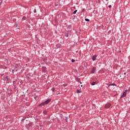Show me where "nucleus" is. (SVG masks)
<instances>
[{
    "mask_svg": "<svg viewBox=\"0 0 130 130\" xmlns=\"http://www.w3.org/2000/svg\"><path fill=\"white\" fill-rule=\"evenodd\" d=\"M50 101H51V99H48L47 100L45 101V102H43V103H41L39 106L40 107H42L43 106H45V105H47V104L48 103H49V102H50Z\"/></svg>",
    "mask_w": 130,
    "mask_h": 130,
    "instance_id": "1",
    "label": "nucleus"
},
{
    "mask_svg": "<svg viewBox=\"0 0 130 130\" xmlns=\"http://www.w3.org/2000/svg\"><path fill=\"white\" fill-rule=\"evenodd\" d=\"M110 106H111V104H110V103H108L105 105V107L106 108H109V107H110Z\"/></svg>",
    "mask_w": 130,
    "mask_h": 130,
    "instance_id": "2",
    "label": "nucleus"
},
{
    "mask_svg": "<svg viewBox=\"0 0 130 130\" xmlns=\"http://www.w3.org/2000/svg\"><path fill=\"white\" fill-rule=\"evenodd\" d=\"M95 72H96V67H93L91 71V74H94Z\"/></svg>",
    "mask_w": 130,
    "mask_h": 130,
    "instance_id": "3",
    "label": "nucleus"
},
{
    "mask_svg": "<svg viewBox=\"0 0 130 130\" xmlns=\"http://www.w3.org/2000/svg\"><path fill=\"white\" fill-rule=\"evenodd\" d=\"M125 96H126V93H125V92H124L123 93V94L120 96V98H124Z\"/></svg>",
    "mask_w": 130,
    "mask_h": 130,
    "instance_id": "4",
    "label": "nucleus"
},
{
    "mask_svg": "<svg viewBox=\"0 0 130 130\" xmlns=\"http://www.w3.org/2000/svg\"><path fill=\"white\" fill-rule=\"evenodd\" d=\"M60 47H61L60 44H58L56 45V48H60Z\"/></svg>",
    "mask_w": 130,
    "mask_h": 130,
    "instance_id": "5",
    "label": "nucleus"
},
{
    "mask_svg": "<svg viewBox=\"0 0 130 130\" xmlns=\"http://www.w3.org/2000/svg\"><path fill=\"white\" fill-rule=\"evenodd\" d=\"M97 56L96 55H93L92 56V60L93 61H94V60H96V58Z\"/></svg>",
    "mask_w": 130,
    "mask_h": 130,
    "instance_id": "6",
    "label": "nucleus"
},
{
    "mask_svg": "<svg viewBox=\"0 0 130 130\" xmlns=\"http://www.w3.org/2000/svg\"><path fill=\"white\" fill-rule=\"evenodd\" d=\"M1 69H4V70H6L7 69V67L4 66H1Z\"/></svg>",
    "mask_w": 130,
    "mask_h": 130,
    "instance_id": "7",
    "label": "nucleus"
},
{
    "mask_svg": "<svg viewBox=\"0 0 130 130\" xmlns=\"http://www.w3.org/2000/svg\"><path fill=\"white\" fill-rule=\"evenodd\" d=\"M5 80H6V81H10V78H9V77L8 76H6L5 77Z\"/></svg>",
    "mask_w": 130,
    "mask_h": 130,
    "instance_id": "8",
    "label": "nucleus"
},
{
    "mask_svg": "<svg viewBox=\"0 0 130 130\" xmlns=\"http://www.w3.org/2000/svg\"><path fill=\"white\" fill-rule=\"evenodd\" d=\"M110 86H116V84H111L108 85V87H109Z\"/></svg>",
    "mask_w": 130,
    "mask_h": 130,
    "instance_id": "9",
    "label": "nucleus"
},
{
    "mask_svg": "<svg viewBox=\"0 0 130 130\" xmlns=\"http://www.w3.org/2000/svg\"><path fill=\"white\" fill-rule=\"evenodd\" d=\"M85 21H86V22H90V19L85 18Z\"/></svg>",
    "mask_w": 130,
    "mask_h": 130,
    "instance_id": "10",
    "label": "nucleus"
},
{
    "mask_svg": "<svg viewBox=\"0 0 130 130\" xmlns=\"http://www.w3.org/2000/svg\"><path fill=\"white\" fill-rule=\"evenodd\" d=\"M95 84H96V82H92V83H91V85L92 86H94V85H95Z\"/></svg>",
    "mask_w": 130,
    "mask_h": 130,
    "instance_id": "11",
    "label": "nucleus"
},
{
    "mask_svg": "<svg viewBox=\"0 0 130 130\" xmlns=\"http://www.w3.org/2000/svg\"><path fill=\"white\" fill-rule=\"evenodd\" d=\"M51 91H52L53 92H54L55 91V88H51Z\"/></svg>",
    "mask_w": 130,
    "mask_h": 130,
    "instance_id": "12",
    "label": "nucleus"
},
{
    "mask_svg": "<svg viewBox=\"0 0 130 130\" xmlns=\"http://www.w3.org/2000/svg\"><path fill=\"white\" fill-rule=\"evenodd\" d=\"M77 12H78V10L74 11L73 12L74 15H75V14H76Z\"/></svg>",
    "mask_w": 130,
    "mask_h": 130,
    "instance_id": "13",
    "label": "nucleus"
},
{
    "mask_svg": "<svg viewBox=\"0 0 130 130\" xmlns=\"http://www.w3.org/2000/svg\"><path fill=\"white\" fill-rule=\"evenodd\" d=\"M127 92H128V89H126L124 92L126 94V93H127Z\"/></svg>",
    "mask_w": 130,
    "mask_h": 130,
    "instance_id": "14",
    "label": "nucleus"
},
{
    "mask_svg": "<svg viewBox=\"0 0 130 130\" xmlns=\"http://www.w3.org/2000/svg\"><path fill=\"white\" fill-rule=\"evenodd\" d=\"M22 20H26V17L25 16H23L22 18Z\"/></svg>",
    "mask_w": 130,
    "mask_h": 130,
    "instance_id": "15",
    "label": "nucleus"
},
{
    "mask_svg": "<svg viewBox=\"0 0 130 130\" xmlns=\"http://www.w3.org/2000/svg\"><path fill=\"white\" fill-rule=\"evenodd\" d=\"M77 93H81V91L80 90H77Z\"/></svg>",
    "mask_w": 130,
    "mask_h": 130,
    "instance_id": "16",
    "label": "nucleus"
},
{
    "mask_svg": "<svg viewBox=\"0 0 130 130\" xmlns=\"http://www.w3.org/2000/svg\"><path fill=\"white\" fill-rule=\"evenodd\" d=\"M9 51H11V50H13V48H11L10 49H8Z\"/></svg>",
    "mask_w": 130,
    "mask_h": 130,
    "instance_id": "17",
    "label": "nucleus"
},
{
    "mask_svg": "<svg viewBox=\"0 0 130 130\" xmlns=\"http://www.w3.org/2000/svg\"><path fill=\"white\" fill-rule=\"evenodd\" d=\"M71 61H72V62H75V59H72L71 60Z\"/></svg>",
    "mask_w": 130,
    "mask_h": 130,
    "instance_id": "18",
    "label": "nucleus"
},
{
    "mask_svg": "<svg viewBox=\"0 0 130 130\" xmlns=\"http://www.w3.org/2000/svg\"><path fill=\"white\" fill-rule=\"evenodd\" d=\"M69 34H70V33L68 32L66 35V37H69Z\"/></svg>",
    "mask_w": 130,
    "mask_h": 130,
    "instance_id": "19",
    "label": "nucleus"
},
{
    "mask_svg": "<svg viewBox=\"0 0 130 130\" xmlns=\"http://www.w3.org/2000/svg\"><path fill=\"white\" fill-rule=\"evenodd\" d=\"M15 82L13 81V86H14L15 88H16V85H15Z\"/></svg>",
    "mask_w": 130,
    "mask_h": 130,
    "instance_id": "20",
    "label": "nucleus"
},
{
    "mask_svg": "<svg viewBox=\"0 0 130 130\" xmlns=\"http://www.w3.org/2000/svg\"><path fill=\"white\" fill-rule=\"evenodd\" d=\"M34 13H36V9H34Z\"/></svg>",
    "mask_w": 130,
    "mask_h": 130,
    "instance_id": "21",
    "label": "nucleus"
},
{
    "mask_svg": "<svg viewBox=\"0 0 130 130\" xmlns=\"http://www.w3.org/2000/svg\"><path fill=\"white\" fill-rule=\"evenodd\" d=\"M128 92H130V87H129V88H128Z\"/></svg>",
    "mask_w": 130,
    "mask_h": 130,
    "instance_id": "22",
    "label": "nucleus"
},
{
    "mask_svg": "<svg viewBox=\"0 0 130 130\" xmlns=\"http://www.w3.org/2000/svg\"><path fill=\"white\" fill-rule=\"evenodd\" d=\"M109 9L111 8V5H109Z\"/></svg>",
    "mask_w": 130,
    "mask_h": 130,
    "instance_id": "23",
    "label": "nucleus"
},
{
    "mask_svg": "<svg viewBox=\"0 0 130 130\" xmlns=\"http://www.w3.org/2000/svg\"><path fill=\"white\" fill-rule=\"evenodd\" d=\"M77 80H78V81L79 82V81H80V79L77 78Z\"/></svg>",
    "mask_w": 130,
    "mask_h": 130,
    "instance_id": "24",
    "label": "nucleus"
},
{
    "mask_svg": "<svg viewBox=\"0 0 130 130\" xmlns=\"http://www.w3.org/2000/svg\"><path fill=\"white\" fill-rule=\"evenodd\" d=\"M15 83H16V82H17V80H15V81H13Z\"/></svg>",
    "mask_w": 130,
    "mask_h": 130,
    "instance_id": "25",
    "label": "nucleus"
},
{
    "mask_svg": "<svg viewBox=\"0 0 130 130\" xmlns=\"http://www.w3.org/2000/svg\"><path fill=\"white\" fill-rule=\"evenodd\" d=\"M25 118H23V120H25Z\"/></svg>",
    "mask_w": 130,
    "mask_h": 130,
    "instance_id": "26",
    "label": "nucleus"
},
{
    "mask_svg": "<svg viewBox=\"0 0 130 130\" xmlns=\"http://www.w3.org/2000/svg\"><path fill=\"white\" fill-rule=\"evenodd\" d=\"M124 75H126V73L125 72V73H124Z\"/></svg>",
    "mask_w": 130,
    "mask_h": 130,
    "instance_id": "27",
    "label": "nucleus"
},
{
    "mask_svg": "<svg viewBox=\"0 0 130 130\" xmlns=\"http://www.w3.org/2000/svg\"><path fill=\"white\" fill-rule=\"evenodd\" d=\"M12 72H14V70H12Z\"/></svg>",
    "mask_w": 130,
    "mask_h": 130,
    "instance_id": "28",
    "label": "nucleus"
},
{
    "mask_svg": "<svg viewBox=\"0 0 130 130\" xmlns=\"http://www.w3.org/2000/svg\"><path fill=\"white\" fill-rule=\"evenodd\" d=\"M102 27H103H103H104L103 25H102Z\"/></svg>",
    "mask_w": 130,
    "mask_h": 130,
    "instance_id": "29",
    "label": "nucleus"
},
{
    "mask_svg": "<svg viewBox=\"0 0 130 130\" xmlns=\"http://www.w3.org/2000/svg\"><path fill=\"white\" fill-rule=\"evenodd\" d=\"M82 86H83V85H81V87H82Z\"/></svg>",
    "mask_w": 130,
    "mask_h": 130,
    "instance_id": "30",
    "label": "nucleus"
},
{
    "mask_svg": "<svg viewBox=\"0 0 130 130\" xmlns=\"http://www.w3.org/2000/svg\"><path fill=\"white\" fill-rule=\"evenodd\" d=\"M80 84H82V82H80Z\"/></svg>",
    "mask_w": 130,
    "mask_h": 130,
    "instance_id": "31",
    "label": "nucleus"
}]
</instances>
